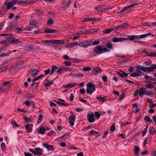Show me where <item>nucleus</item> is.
I'll list each match as a JSON object with an SVG mask.
<instances>
[{
    "label": "nucleus",
    "instance_id": "nucleus-1",
    "mask_svg": "<svg viewBox=\"0 0 156 156\" xmlns=\"http://www.w3.org/2000/svg\"><path fill=\"white\" fill-rule=\"evenodd\" d=\"M9 0H5L4 3V6H6V9L9 10L14 6L16 3L17 0H12V1L9 2Z\"/></svg>",
    "mask_w": 156,
    "mask_h": 156
},
{
    "label": "nucleus",
    "instance_id": "nucleus-2",
    "mask_svg": "<svg viewBox=\"0 0 156 156\" xmlns=\"http://www.w3.org/2000/svg\"><path fill=\"white\" fill-rule=\"evenodd\" d=\"M87 86L86 92L87 94H91L95 90V86L92 83H89L87 84Z\"/></svg>",
    "mask_w": 156,
    "mask_h": 156
},
{
    "label": "nucleus",
    "instance_id": "nucleus-3",
    "mask_svg": "<svg viewBox=\"0 0 156 156\" xmlns=\"http://www.w3.org/2000/svg\"><path fill=\"white\" fill-rule=\"evenodd\" d=\"M11 87L10 82L9 81H6V82L3 83L0 87L1 92H4L6 90H9Z\"/></svg>",
    "mask_w": 156,
    "mask_h": 156
},
{
    "label": "nucleus",
    "instance_id": "nucleus-4",
    "mask_svg": "<svg viewBox=\"0 0 156 156\" xmlns=\"http://www.w3.org/2000/svg\"><path fill=\"white\" fill-rule=\"evenodd\" d=\"M78 45L80 47L86 48L91 45L90 41L85 40L79 42Z\"/></svg>",
    "mask_w": 156,
    "mask_h": 156
},
{
    "label": "nucleus",
    "instance_id": "nucleus-5",
    "mask_svg": "<svg viewBox=\"0 0 156 156\" xmlns=\"http://www.w3.org/2000/svg\"><path fill=\"white\" fill-rule=\"evenodd\" d=\"M11 36L12 35H10V36L6 37L7 40L10 43L13 44H16L20 43V41L19 40L14 38Z\"/></svg>",
    "mask_w": 156,
    "mask_h": 156
},
{
    "label": "nucleus",
    "instance_id": "nucleus-6",
    "mask_svg": "<svg viewBox=\"0 0 156 156\" xmlns=\"http://www.w3.org/2000/svg\"><path fill=\"white\" fill-rule=\"evenodd\" d=\"M94 51L96 53L98 54H102L103 53L102 46L101 45L97 46L94 49Z\"/></svg>",
    "mask_w": 156,
    "mask_h": 156
},
{
    "label": "nucleus",
    "instance_id": "nucleus-7",
    "mask_svg": "<svg viewBox=\"0 0 156 156\" xmlns=\"http://www.w3.org/2000/svg\"><path fill=\"white\" fill-rule=\"evenodd\" d=\"M35 150L34 155L41 156L43 154L42 152L43 150L42 149L39 147L35 148L34 149Z\"/></svg>",
    "mask_w": 156,
    "mask_h": 156
},
{
    "label": "nucleus",
    "instance_id": "nucleus-8",
    "mask_svg": "<svg viewBox=\"0 0 156 156\" xmlns=\"http://www.w3.org/2000/svg\"><path fill=\"white\" fill-rule=\"evenodd\" d=\"M128 39L126 38L113 37L112 39V41L114 42H117L124 41L125 40H128Z\"/></svg>",
    "mask_w": 156,
    "mask_h": 156
},
{
    "label": "nucleus",
    "instance_id": "nucleus-9",
    "mask_svg": "<svg viewBox=\"0 0 156 156\" xmlns=\"http://www.w3.org/2000/svg\"><path fill=\"white\" fill-rule=\"evenodd\" d=\"M87 115V119L89 122L91 123L94 121V114L93 113L91 114L88 113Z\"/></svg>",
    "mask_w": 156,
    "mask_h": 156
},
{
    "label": "nucleus",
    "instance_id": "nucleus-10",
    "mask_svg": "<svg viewBox=\"0 0 156 156\" xmlns=\"http://www.w3.org/2000/svg\"><path fill=\"white\" fill-rule=\"evenodd\" d=\"M43 146L45 148H46L48 151H54V147L52 145H49L46 143H43L42 144Z\"/></svg>",
    "mask_w": 156,
    "mask_h": 156
},
{
    "label": "nucleus",
    "instance_id": "nucleus-11",
    "mask_svg": "<svg viewBox=\"0 0 156 156\" xmlns=\"http://www.w3.org/2000/svg\"><path fill=\"white\" fill-rule=\"evenodd\" d=\"M76 119V115H71L69 117V122L72 126L74 125V122L75 121Z\"/></svg>",
    "mask_w": 156,
    "mask_h": 156
},
{
    "label": "nucleus",
    "instance_id": "nucleus-12",
    "mask_svg": "<svg viewBox=\"0 0 156 156\" xmlns=\"http://www.w3.org/2000/svg\"><path fill=\"white\" fill-rule=\"evenodd\" d=\"M102 71V69L99 67L94 68L92 70V73L94 75H97L98 73H101Z\"/></svg>",
    "mask_w": 156,
    "mask_h": 156
},
{
    "label": "nucleus",
    "instance_id": "nucleus-13",
    "mask_svg": "<svg viewBox=\"0 0 156 156\" xmlns=\"http://www.w3.org/2000/svg\"><path fill=\"white\" fill-rule=\"evenodd\" d=\"M119 75L122 78L127 77L128 76V74L125 73L124 71L122 70H119V71L117 72Z\"/></svg>",
    "mask_w": 156,
    "mask_h": 156
},
{
    "label": "nucleus",
    "instance_id": "nucleus-14",
    "mask_svg": "<svg viewBox=\"0 0 156 156\" xmlns=\"http://www.w3.org/2000/svg\"><path fill=\"white\" fill-rule=\"evenodd\" d=\"M135 5L136 4H132L129 5H127L126 6L124 7L120 11V12H124L126 9L133 7L135 6Z\"/></svg>",
    "mask_w": 156,
    "mask_h": 156
},
{
    "label": "nucleus",
    "instance_id": "nucleus-15",
    "mask_svg": "<svg viewBox=\"0 0 156 156\" xmlns=\"http://www.w3.org/2000/svg\"><path fill=\"white\" fill-rule=\"evenodd\" d=\"M78 42H74L72 43L68 44L66 46V47L67 48H72L75 46L78 45Z\"/></svg>",
    "mask_w": 156,
    "mask_h": 156
},
{
    "label": "nucleus",
    "instance_id": "nucleus-16",
    "mask_svg": "<svg viewBox=\"0 0 156 156\" xmlns=\"http://www.w3.org/2000/svg\"><path fill=\"white\" fill-rule=\"evenodd\" d=\"M140 148L137 146H135L134 147V152L135 155L136 156L139 155L140 152L139 151Z\"/></svg>",
    "mask_w": 156,
    "mask_h": 156
},
{
    "label": "nucleus",
    "instance_id": "nucleus-17",
    "mask_svg": "<svg viewBox=\"0 0 156 156\" xmlns=\"http://www.w3.org/2000/svg\"><path fill=\"white\" fill-rule=\"evenodd\" d=\"M58 69V67L54 65H52L51 66V71L50 74L51 75V74H52L54 72L56 71H57Z\"/></svg>",
    "mask_w": 156,
    "mask_h": 156
},
{
    "label": "nucleus",
    "instance_id": "nucleus-18",
    "mask_svg": "<svg viewBox=\"0 0 156 156\" xmlns=\"http://www.w3.org/2000/svg\"><path fill=\"white\" fill-rule=\"evenodd\" d=\"M38 72V70L37 69H33L30 73V76H32L36 75V74Z\"/></svg>",
    "mask_w": 156,
    "mask_h": 156
},
{
    "label": "nucleus",
    "instance_id": "nucleus-19",
    "mask_svg": "<svg viewBox=\"0 0 156 156\" xmlns=\"http://www.w3.org/2000/svg\"><path fill=\"white\" fill-rule=\"evenodd\" d=\"M146 91L144 88L141 87L139 89V95L140 97H142V95L145 94Z\"/></svg>",
    "mask_w": 156,
    "mask_h": 156
},
{
    "label": "nucleus",
    "instance_id": "nucleus-20",
    "mask_svg": "<svg viewBox=\"0 0 156 156\" xmlns=\"http://www.w3.org/2000/svg\"><path fill=\"white\" fill-rule=\"evenodd\" d=\"M115 30L114 28H111L107 30H103V32L104 34H108L110 32L112 31L113 30Z\"/></svg>",
    "mask_w": 156,
    "mask_h": 156
},
{
    "label": "nucleus",
    "instance_id": "nucleus-21",
    "mask_svg": "<svg viewBox=\"0 0 156 156\" xmlns=\"http://www.w3.org/2000/svg\"><path fill=\"white\" fill-rule=\"evenodd\" d=\"M25 128L27 131L26 133L31 132L32 131V128L30 127V124H27L25 126Z\"/></svg>",
    "mask_w": 156,
    "mask_h": 156
},
{
    "label": "nucleus",
    "instance_id": "nucleus-22",
    "mask_svg": "<svg viewBox=\"0 0 156 156\" xmlns=\"http://www.w3.org/2000/svg\"><path fill=\"white\" fill-rule=\"evenodd\" d=\"M95 9L97 11H101L103 10L106 9H105L103 6L99 5L98 7H96L95 8Z\"/></svg>",
    "mask_w": 156,
    "mask_h": 156
},
{
    "label": "nucleus",
    "instance_id": "nucleus-23",
    "mask_svg": "<svg viewBox=\"0 0 156 156\" xmlns=\"http://www.w3.org/2000/svg\"><path fill=\"white\" fill-rule=\"evenodd\" d=\"M45 32L47 33H53L57 32L56 30L53 29H47L44 30Z\"/></svg>",
    "mask_w": 156,
    "mask_h": 156
},
{
    "label": "nucleus",
    "instance_id": "nucleus-24",
    "mask_svg": "<svg viewBox=\"0 0 156 156\" xmlns=\"http://www.w3.org/2000/svg\"><path fill=\"white\" fill-rule=\"evenodd\" d=\"M71 1H69L67 2V3H66L65 2H64L62 3V5L63 6V8L65 9H67L69 6L70 3Z\"/></svg>",
    "mask_w": 156,
    "mask_h": 156
},
{
    "label": "nucleus",
    "instance_id": "nucleus-25",
    "mask_svg": "<svg viewBox=\"0 0 156 156\" xmlns=\"http://www.w3.org/2000/svg\"><path fill=\"white\" fill-rule=\"evenodd\" d=\"M75 83H68V84L66 85L65 86H64V87L65 88L68 87L70 88L74 87L75 86Z\"/></svg>",
    "mask_w": 156,
    "mask_h": 156
},
{
    "label": "nucleus",
    "instance_id": "nucleus-26",
    "mask_svg": "<svg viewBox=\"0 0 156 156\" xmlns=\"http://www.w3.org/2000/svg\"><path fill=\"white\" fill-rule=\"evenodd\" d=\"M58 105H63L64 106H68L69 105V104L68 103H63L59 102L58 101H56V100L54 101Z\"/></svg>",
    "mask_w": 156,
    "mask_h": 156
},
{
    "label": "nucleus",
    "instance_id": "nucleus-27",
    "mask_svg": "<svg viewBox=\"0 0 156 156\" xmlns=\"http://www.w3.org/2000/svg\"><path fill=\"white\" fill-rule=\"evenodd\" d=\"M137 68L144 72L147 71V67H144L143 66L139 65L137 67Z\"/></svg>",
    "mask_w": 156,
    "mask_h": 156
},
{
    "label": "nucleus",
    "instance_id": "nucleus-28",
    "mask_svg": "<svg viewBox=\"0 0 156 156\" xmlns=\"http://www.w3.org/2000/svg\"><path fill=\"white\" fill-rule=\"evenodd\" d=\"M53 43L63 44H64L65 42L62 40H53Z\"/></svg>",
    "mask_w": 156,
    "mask_h": 156
},
{
    "label": "nucleus",
    "instance_id": "nucleus-29",
    "mask_svg": "<svg viewBox=\"0 0 156 156\" xmlns=\"http://www.w3.org/2000/svg\"><path fill=\"white\" fill-rule=\"evenodd\" d=\"M137 35H129L128 36V38L130 40H134L135 39H137Z\"/></svg>",
    "mask_w": 156,
    "mask_h": 156
},
{
    "label": "nucleus",
    "instance_id": "nucleus-30",
    "mask_svg": "<svg viewBox=\"0 0 156 156\" xmlns=\"http://www.w3.org/2000/svg\"><path fill=\"white\" fill-rule=\"evenodd\" d=\"M8 10L6 9V8H5V7H3V9H2L0 11V14L2 15L4 14L5 12H6Z\"/></svg>",
    "mask_w": 156,
    "mask_h": 156
},
{
    "label": "nucleus",
    "instance_id": "nucleus-31",
    "mask_svg": "<svg viewBox=\"0 0 156 156\" xmlns=\"http://www.w3.org/2000/svg\"><path fill=\"white\" fill-rule=\"evenodd\" d=\"M39 130L40 131V133L41 134H43L45 133V129L43 127H41L40 128Z\"/></svg>",
    "mask_w": 156,
    "mask_h": 156
},
{
    "label": "nucleus",
    "instance_id": "nucleus-32",
    "mask_svg": "<svg viewBox=\"0 0 156 156\" xmlns=\"http://www.w3.org/2000/svg\"><path fill=\"white\" fill-rule=\"evenodd\" d=\"M115 30L117 31L119 30L123 29V25H120L114 27Z\"/></svg>",
    "mask_w": 156,
    "mask_h": 156
},
{
    "label": "nucleus",
    "instance_id": "nucleus-33",
    "mask_svg": "<svg viewBox=\"0 0 156 156\" xmlns=\"http://www.w3.org/2000/svg\"><path fill=\"white\" fill-rule=\"evenodd\" d=\"M44 76V75L41 74V75H39V76L36 77V78H34V79H33V82H34L36 81H37V80H38L39 79H40L42 78V77H43Z\"/></svg>",
    "mask_w": 156,
    "mask_h": 156
},
{
    "label": "nucleus",
    "instance_id": "nucleus-34",
    "mask_svg": "<svg viewBox=\"0 0 156 156\" xmlns=\"http://www.w3.org/2000/svg\"><path fill=\"white\" fill-rule=\"evenodd\" d=\"M37 24V22L34 20H31L29 23V25L30 26H36Z\"/></svg>",
    "mask_w": 156,
    "mask_h": 156
},
{
    "label": "nucleus",
    "instance_id": "nucleus-35",
    "mask_svg": "<svg viewBox=\"0 0 156 156\" xmlns=\"http://www.w3.org/2000/svg\"><path fill=\"white\" fill-rule=\"evenodd\" d=\"M140 75V74L139 73L136 72L130 74V76L133 77H138Z\"/></svg>",
    "mask_w": 156,
    "mask_h": 156
},
{
    "label": "nucleus",
    "instance_id": "nucleus-36",
    "mask_svg": "<svg viewBox=\"0 0 156 156\" xmlns=\"http://www.w3.org/2000/svg\"><path fill=\"white\" fill-rule=\"evenodd\" d=\"M48 82L44 84V85L46 87H48L52 85L53 83V81H49L47 80Z\"/></svg>",
    "mask_w": 156,
    "mask_h": 156
},
{
    "label": "nucleus",
    "instance_id": "nucleus-37",
    "mask_svg": "<svg viewBox=\"0 0 156 156\" xmlns=\"http://www.w3.org/2000/svg\"><path fill=\"white\" fill-rule=\"evenodd\" d=\"M155 131L153 127H151L149 129V132L150 134L153 135L155 133Z\"/></svg>",
    "mask_w": 156,
    "mask_h": 156
},
{
    "label": "nucleus",
    "instance_id": "nucleus-38",
    "mask_svg": "<svg viewBox=\"0 0 156 156\" xmlns=\"http://www.w3.org/2000/svg\"><path fill=\"white\" fill-rule=\"evenodd\" d=\"M53 40H45L44 41V42L45 44H46V45L49 46V45L50 43H53Z\"/></svg>",
    "mask_w": 156,
    "mask_h": 156
},
{
    "label": "nucleus",
    "instance_id": "nucleus-39",
    "mask_svg": "<svg viewBox=\"0 0 156 156\" xmlns=\"http://www.w3.org/2000/svg\"><path fill=\"white\" fill-rule=\"evenodd\" d=\"M145 87L147 88L150 89H152L153 88H155V87L153 85H151L149 84L145 85Z\"/></svg>",
    "mask_w": 156,
    "mask_h": 156
},
{
    "label": "nucleus",
    "instance_id": "nucleus-40",
    "mask_svg": "<svg viewBox=\"0 0 156 156\" xmlns=\"http://www.w3.org/2000/svg\"><path fill=\"white\" fill-rule=\"evenodd\" d=\"M146 56L151 57H156V51H154L153 52L150 53L149 54L147 55Z\"/></svg>",
    "mask_w": 156,
    "mask_h": 156
},
{
    "label": "nucleus",
    "instance_id": "nucleus-41",
    "mask_svg": "<svg viewBox=\"0 0 156 156\" xmlns=\"http://www.w3.org/2000/svg\"><path fill=\"white\" fill-rule=\"evenodd\" d=\"M148 128V126H147L145 128L144 130L142 131V136H144L146 133L147 132V129Z\"/></svg>",
    "mask_w": 156,
    "mask_h": 156
},
{
    "label": "nucleus",
    "instance_id": "nucleus-42",
    "mask_svg": "<svg viewBox=\"0 0 156 156\" xmlns=\"http://www.w3.org/2000/svg\"><path fill=\"white\" fill-rule=\"evenodd\" d=\"M27 1H20L19 3L18 4L19 5H21L23 6H27Z\"/></svg>",
    "mask_w": 156,
    "mask_h": 156
},
{
    "label": "nucleus",
    "instance_id": "nucleus-43",
    "mask_svg": "<svg viewBox=\"0 0 156 156\" xmlns=\"http://www.w3.org/2000/svg\"><path fill=\"white\" fill-rule=\"evenodd\" d=\"M106 47L109 49H112V45L110 43H108L106 45Z\"/></svg>",
    "mask_w": 156,
    "mask_h": 156
},
{
    "label": "nucleus",
    "instance_id": "nucleus-44",
    "mask_svg": "<svg viewBox=\"0 0 156 156\" xmlns=\"http://www.w3.org/2000/svg\"><path fill=\"white\" fill-rule=\"evenodd\" d=\"M96 99H101V101H105L106 100V98H102L100 96H98L96 98Z\"/></svg>",
    "mask_w": 156,
    "mask_h": 156
},
{
    "label": "nucleus",
    "instance_id": "nucleus-45",
    "mask_svg": "<svg viewBox=\"0 0 156 156\" xmlns=\"http://www.w3.org/2000/svg\"><path fill=\"white\" fill-rule=\"evenodd\" d=\"M54 22L53 20L52 19H48L47 21V23L48 25H51Z\"/></svg>",
    "mask_w": 156,
    "mask_h": 156
},
{
    "label": "nucleus",
    "instance_id": "nucleus-46",
    "mask_svg": "<svg viewBox=\"0 0 156 156\" xmlns=\"http://www.w3.org/2000/svg\"><path fill=\"white\" fill-rule=\"evenodd\" d=\"M144 120L145 121H147L148 122H152V120L148 116H145L144 118Z\"/></svg>",
    "mask_w": 156,
    "mask_h": 156
},
{
    "label": "nucleus",
    "instance_id": "nucleus-47",
    "mask_svg": "<svg viewBox=\"0 0 156 156\" xmlns=\"http://www.w3.org/2000/svg\"><path fill=\"white\" fill-rule=\"evenodd\" d=\"M154 71V68L152 66L151 67H147V71L148 72H153Z\"/></svg>",
    "mask_w": 156,
    "mask_h": 156
},
{
    "label": "nucleus",
    "instance_id": "nucleus-48",
    "mask_svg": "<svg viewBox=\"0 0 156 156\" xmlns=\"http://www.w3.org/2000/svg\"><path fill=\"white\" fill-rule=\"evenodd\" d=\"M83 76V75L81 73L79 74H75L73 75V76L74 77H82Z\"/></svg>",
    "mask_w": 156,
    "mask_h": 156
},
{
    "label": "nucleus",
    "instance_id": "nucleus-49",
    "mask_svg": "<svg viewBox=\"0 0 156 156\" xmlns=\"http://www.w3.org/2000/svg\"><path fill=\"white\" fill-rule=\"evenodd\" d=\"M147 37V35L146 34H143L140 35H137V39L145 37Z\"/></svg>",
    "mask_w": 156,
    "mask_h": 156
},
{
    "label": "nucleus",
    "instance_id": "nucleus-50",
    "mask_svg": "<svg viewBox=\"0 0 156 156\" xmlns=\"http://www.w3.org/2000/svg\"><path fill=\"white\" fill-rule=\"evenodd\" d=\"M96 31L95 30V29H91L90 30H88V32H87L88 34H91Z\"/></svg>",
    "mask_w": 156,
    "mask_h": 156
},
{
    "label": "nucleus",
    "instance_id": "nucleus-51",
    "mask_svg": "<svg viewBox=\"0 0 156 156\" xmlns=\"http://www.w3.org/2000/svg\"><path fill=\"white\" fill-rule=\"evenodd\" d=\"M91 68L90 67H84L83 69V70L84 71H88L89 70H91Z\"/></svg>",
    "mask_w": 156,
    "mask_h": 156
},
{
    "label": "nucleus",
    "instance_id": "nucleus-52",
    "mask_svg": "<svg viewBox=\"0 0 156 156\" xmlns=\"http://www.w3.org/2000/svg\"><path fill=\"white\" fill-rule=\"evenodd\" d=\"M42 118L43 117L42 115H39L38 116V118L37 122L38 123H40L41 122Z\"/></svg>",
    "mask_w": 156,
    "mask_h": 156
},
{
    "label": "nucleus",
    "instance_id": "nucleus-53",
    "mask_svg": "<svg viewBox=\"0 0 156 156\" xmlns=\"http://www.w3.org/2000/svg\"><path fill=\"white\" fill-rule=\"evenodd\" d=\"M153 79H152L151 78H149L148 80H146V82L150 83H153Z\"/></svg>",
    "mask_w": 156,
    "mask_h": 156
},
{
    "label": "nucleus",
    "instance_id": "nucleus-54",
    "mask_svg": "<svg viewBox=\"0 0 156 156\" xmlns=\"http://www.w3.org/2000/svg\"><path fill=\"white\" fill-rule=\"evenodd\" d=\"M14 27V24L13 23H10V24L8 27V29L10 30H11Z\"/></svg>",
    "mask_w": 156,
    "mask_h": 156
},
{
    "label": "nucleus",
    "instance_id": "nucleus-55",
    "mask_svg": "<svg viewBox=\"0 0 156 156\" xmlns=\"http://www.w3.org/2000/svg\"><path fill=\"white\" fill-rule=\"evenodd\" d=\"M153 92L152 90L150 91L149 92H148L147 91H146L145 94L149 96L150 95H152Z\"/></svg>",
    "mask_w": 156,
    "mask_h": 156
},
{
    "label": "nucleus",
    "instance_id": "nucleus-56",
    "mask_svg": "<svg viewBox=\"0 0 156 156\" xmlns=\"http://www.w3.org/2000/svg\"><path fill=\"white\" fill-rule=\"evenodd\" d=\"M102 79L104 82L106 83L107 82V77L106 76H103L102 77Z\"/></svg>",
    "mask_w": 156,
    "mask_h": 156
},
{
    "label": "nucleus",
    "instance_id": "nucleus-57",
    "mask_svg": "<svg viewBox=\"0 0 156 156\" xmlns=\"http://www.w3.org/2000/svg\"><path fill=\"white\" fill-rule=\"evenodd\" d=\"M2 149V151L5 150L6 149L5 144L4 143H2L1 144Z\"/></svg>",
    "mask_w": 156,
    "mask_h": 156
},
{
    "label": "nucleus",
    "instance_id": "nucleus-58",
    "mask_svg": "<svg viewBox=\"0 0 156 156\" xmlns=\"http://www.w3.org/2000/svg\"><path fill=\"white\" fill-rule=\"evenodd\" d=\"M12 124L13 126V127H19V126L18 125L16 122L15 121H12Z\"/></svg>",
    "mask_w": 156,
    "mask_h": 156
},
{
    "label": "nucleus",
    "instance_id": "nucleus-59",
    "mask_svg": "<svg viewBox=\"0 0 156 156\" xmlns=\"http://www.w3.org/2000/svg\"><path fill=\"white\" fill-rule=\"evenodd\" d=\"M95 116L98 119L100 117V115L98 112H96L95 113Z\"/></svg>",
    "mask_w": 156,
    "mask_h": 156
},
{
    "label": "nucleus",
    "instance_id": "nucleus-60",
    "mask_svg": "<svg viewBox=\"0 0 156 156\" xmlns=\"http://www.w3.org/2000/svg\"><path fill=\"white\" fill-rule=\"evenodd\" d=\"M24 103L27 106H29L30 105V101H29L27 100L25 101Z\"/></svg>",
    "mask_w": 156,
    "mask_h": 156
},
{
    "label": "nucleus",
    "instance_id": "nucleus-61",
    "mask_svg": "<svg viewBox=\"0 0 156 156\" xmlns=\"http://www.w3.org/2000/svg\"><path fill=\"white\" fill-rule=\"evenodd\" d=\"M64 63L66 66H70L71 65V63L68 61H66L64 62Z\"/></svg>",
    "mask_w": 156,
    "mask_h": 156
},
{
    "label": "nucleus",
    "instance_id": "nucleus-62",
    "mask_svg": "<svg viewBox=\"0 0 156 156\" xmlns=\"http://www.w3.org/2000/svg\"><path fill=\"white\" fill-rule=\"evenodd\" d=\"M100 43V41L99 40H97L96 41H94L92 42V44L94 45H97L98 44Z\"/></svg>",
    "mask_w": 156,
    "mask_h": 156
},
{
    "label": "nucleus",
    "instance_id": "nucleus-63",
    "mask_svg": "<svg viewBox=\"0 0 156 156\" xmlns=\"http://www.w3.org/2000/svg\"><path fill=\"white\" fill-rule=\"evenodd\" d=\"M134 69V68L133 67H131L128 69V71L129 73H131L133 71Z\"/></svg>",
    "mask_w": 156,
    "mask_h": 156
},
{
    "label": "nucleus",
    "instance_id": "nucleus-64",
    "mask_svg": "<svg viewBox=\"0 0 156 156\" xmlns=\"http://www.w3.org/2000/svg\"><path fill=\"white\" fill-rule=\"evenodd\" d=\"M24 154L25 156H33L29 152H24Z\"/></svg>",
    "mask_w": 156,
    "mask_h": 156
}]
</instances>
